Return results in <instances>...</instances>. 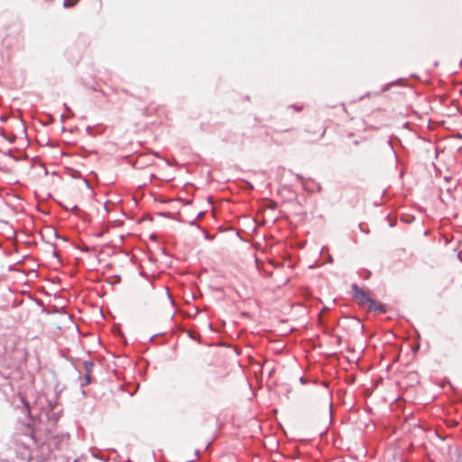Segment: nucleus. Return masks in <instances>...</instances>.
Masks as SVG:
<instances>
[{"mask_svg":"<svg viewBox=\"0 0 462 462\" xmlns=\"http://www.w3.org/2000/svg\"><path fill=\"white\" fill-rule=\"evenodd\" d=\"M305 131L310 141H317L324 137L327 128L320 121L314 120L307 125Z\"/></svg>","mask_w":462,"mask_h":462,"instance_id":"1","label":"nucleus"},{"mask_svg":"<svg viewBox=\"0 0 462 462\" xmlns=\"http://www.w3.org/2000/svg\"><path fill=\"white\" fill-rule=\"evenodd\" d=\"M354 297L356 301L363 306H374V300L368 294L356 285L353 286Z\"/></svg>","mask_w":462,"mask_h":462,"instance_id":"2","label":"nucleus"},{"mask_svg":"<svg viewBox=\"0 0 462 462\" xmlns=\"http://www.w3.org/2000/svg\"><path fill=\"white\" fill-rule=\"evenodd\" d=\"M374 306H367V308L369 310H376V311H379V312H384L385 311V309L383 307V305L381 303V302H378V301H375L374 300Z\"/></svg>","mask_w":462,"mask_h":462,"instance_id":"3","label":"nucleus"},{"mask_svg":"<svg viewBox=\"0 0 462 462\" xmlns=\"http://www.w3.org/2000/svg\"><path fill=\"white\" fill-rule=\"evenodd\" d=\"M79 0H65L64 1V6L65 7H71L74 6Z\"/></svg>","mask_w":462,"mask_h":462,"instance_id":"4","label":"nucleus"}]
</instances>
